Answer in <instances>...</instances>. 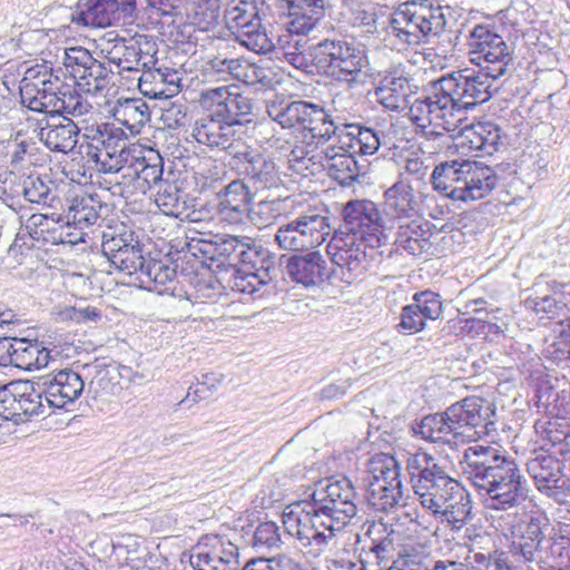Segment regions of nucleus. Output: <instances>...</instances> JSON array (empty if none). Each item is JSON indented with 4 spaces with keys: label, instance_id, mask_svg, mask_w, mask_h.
Masks as SVG:
<instances>
[{
    "label": "nucleus",
    "instance_id": "nucleus-9",
    "mask_svg": "<svg viewBox=\"0 0 570 570\" xmlns=\"http://www.w3.org/2000/svg\"><path fill=\"white\" fill-rule=\"evenodd\" d=\"M332 232L326 213L307 212L277 228L276 244L286 250H302L323 244Z\"/></svg>",
    "mask_w": 570,
    "mask_h": 570
},
{
    "label": "nucleus",
    "instance_id": "nucleus-4",
    "mask_svg": "<svg viewBox=\"0 0 570 570\" xmlns=\"http://www.w3.org/2000/svg\"><path fill=\"white\" fill-rule=\"evenodd\" d=\"M460 465L463 476L489 510L507 511L528 498V482L518 463L497 446L470 445L464 450Z\"/></svg>",
    "mask_w": 570,
    "mask_h": 570
},
{
    "label": "nucleus",
    "instance_id": "nucleus-24",
    "mask_svg": "<svg viewBox=\"0 0 570 570\" xmlns=\"http://www.w3.org/2000/svg\"><path fill=\"white\" fill-rule=\"evenodd\" d=\"M213 100L223 99L217 104V109L239 131L247 130L249 122V85L244 88L238 83H230L227 88L220 87L209 90L207 94Z\"/></svg>",
    "mask_w": 570,
    "mask_h": 570
},
{
    "label": "nucleus",
    "instance_id": "nucleus-53",
    "mask_svg": "<svg viewBox=\"0 0 570 570\" xmlns=\"http://www.w3.org/2000/svg\"><path fill=\"white\" fill-rule=\"evenodd\" d=\"M87 156L96 163L98 170L105 175L121 174V178L124 180L131 177L130 161H132V156L130 151L115 154H108V151L91 154V151H89L87 153Z\"/></svg>",
    "mask_w": 570,
    "mask_h": 570
},
{
    "label": "nucleus",
    "instance_id": "nucleus-22",
    "mask_svg": "<svg viewBox=\"0 0 570 570\" xmlns=\"http://www.w3.org/2000/svg\"><path fill=\"white\" fill-rule=\"evenodd\" d=\"M533 451H544L551 454H570V424L561 411L554 414L544 413L534 423Z\"/></svg>",
    "mask_w": 570,
    "mask_h": 570
},
{
    "label": "nucleus",
    "instance_id": "nucleus-15",
    "mask_svg": "<svg viewBox=\"0 0 570 570\" xmlns=\"http://www.w3.org/2000/svg\"><path fill=\"white\" fill-rule=\"evenodd\" d=\"M60 85L61 80L51 69L31 67L20 82L21 104L32 111L55 116Z\"/></svg>",
    "mask_w": 570,
    "mask_h": 570
},
{
    "label": "nucleus",
    "instance_id": "nucleus-35",
    "mask_svg": "<svg viewBox=\"0 0 570 570\" xmlns=\"http://www.w3.org/2000/svg\"><path fill=\"white\" fill-rule=\"evenodd\" d=\"M18 236L23 238L29 236L39 246L58 245L65 243V227L55 219L45 214H33L20 227Z\"/></svg>",
    "mask_w": 570,
    "mask_h": 570
},
{
    "label": "nucleus",
    "instance_id": "nucleus-30",
    "mask_svg": "<svg viewBox=\"0 0 570 570\" xmlns=\"http://www.w3.org/2000/svg\"><path fill=\"white\" fill-rule=\"evenodd\" d=\"M498 183L495 171L479 161H469L462 187L453 189V200H478L489 195Z\"/></svg>",
    "mask_w": 570,
    "mask_h": 570
},
{
    "label": "nucleus",
    "instance_id": "nucleus-26",
    "mask_svg": "<svg viewBox=\"0 0 570 570\" xmlns=\"http://www.w3.org/2000/svg\"><path fill=\"white\" fill-rule=\"evenodd\" d=\"M278 13L287 18L289 35H306L324 17V0H285Z\"/></svg>",
    "mask_w": 570,
    "mask_h": 570
},
{
    "label": "nucleus",
    "instance_id": "nucleus-43",
    "mask_svg": "<svg viewBox=\"0 0 570 570\" xmlns=\"http://www.w3.org/2000/svg\"><path fill=\"white\" fill-rule=\"evenodd\" d=\"M362 484L370 483H394L401 480V468L397 460L387 453H376L365 463L362 471Z\"/></svg>",
    "mask_w": 570,
    "mask_h": 570
},
{
    "label": "nucleus",
    "instance_id": "nucleus-13",
    "mask_svg": "<svg viewBox=\"0 0 570 570\" xmlns=\"http://www.w3.org/2000/svg\"><path fill=\"white\" fill-rule=\"evenodd\" d=\"M561 454L532 451L527 461V471L537 490L557 501H564L570 495V478Z\"/></svg>",
    "mask_w": 570,
    "mask_h": 570
},
{
    "label": "nucleus",
    "instance_id": "nucleus-56",
    "mask_svg": "<svg viewBox=\"0 0 570 570\" xmlns=\"http://www.w3.org/2000/svg\"><path fill=\"white\" fill-rule=\"evenodd\" d=\"M246 6L247 2L244 0L230 6L226 11L225 19L227 29L235 37V40L249 49V13Z\"/></svg>",
    "mask_w": 570,
    "mask_h": 570
},
{
    "label": "nucleus",
    "instance_id": "nucleus-33",
    "mask_svg": "<svg viewBox=\"0 0 570 570\" xmlns=\"http://www.w3.org/2000/svg\"><path fill=\"white\" fill-rule=\"evenodd\" d=\"M355 156V154L346 151L342 144L331 146L325 149L321 165L328 176L340 185L350 186L358 178L361 173Z\"/></svg>",
    "mask_w": 570,
    "mask_h": 570
},
{
    "label": "nucleus",
    "instance_id": "nucleus-49",
    "mask_svg": "<svg viewBox=\"0 0 570 570\" xmlns=\"http://www.w3.org/2000/svg\"><path fill=\"white\" fill-rule=\"evenodd\" d=\"M130 161L131 177L144 183V188H150L163 181L164 160L163 157L154 150L148 151L142 157H131Z\"/></svg>",
    "mask_w": 570,
    "mask_h": 570
},
{
    "label": "nucleus",
    "instance_id": "nucleus-63",
    "mask_svg": "<svg viewBox=\"0 0 570 570\" xmlns=\"http://www.w3.org/2000/svg\"><path fill=\"white\" fill-rule=\"evenodd\" d=\"M100 128H102V140L105 141V150L108 154L129 151L127 149V134L125 130L110 122H101Z\"/></svg>",
    "mask_w": 570,
    "mask_h": 570
},
{
    "label": "nucleus",
    "instance_id": "nucleus-31",
    "mask_svg": "<svg viewBox=\"0 0 570 570\" xmlns=\"http://www.w3.org/2000/svg\"><path fill=\"white\" fill-rule=\"evenodd\" d=\"M80 129L69 117L50 116L39 130L40 140L51 150L68 154L78 142Z\"/></svg>",
    "mask_w": 570,
    "mask_h": 570
},
{
    "label": "nucleus",
    "instance_id": "nucleus-1",
    "mask_svg": "<svg viewBox=\"0 0 570 570\" xmlns=\"http://www.w3.org/2000/svg\"><path fill=\"white\" fill-rule=\"evenodd\" d=\"M356 514L357 493L352 481L333 475L316 484L309 500L287 505L282 521L285 531L296 539V548L312 562Z\"/></svg>",
    "mask_w": 570,
    "mask_h": 570
},
{
    "label": "nucleus",
    "instance_id": "nucleus-18",
    "mask_svg": "<svg viewBox=\"0 0 570 570\" xmlns=\"http://www.w3.org/2000/svg\"><path fill=\"white\" fill-rule=\"evenodd\" d=\"M363 538L357 542L360 561L364 570H383L389 568L395 557L397 533L392 525L382 521H372L365 525Z\"/></svg>",
    "mask_w": 570,
    "mask_h": 570
},
{
    "label": "nucleus",
    "instance_id": "nucleus-28",
    "mask_svg": "<svg viewBox=\"0 0 570 570\" xmlns=\"http://www.w3.org/2000/svg\"><path fill=\"white\" fill-rule=\"evenodd\" d=\"M451 421L445 410L442 413L425 415L413 425L412 430L414 435L424 441L456 446L465 442V434L464 431H458Z\"/></svg>",
    "mask_w": 570,
    "mask_h": 570
},
{
    "label": "nucleus",
    "instance_id": "nucleus-8",
    "mask_svg": "<svg viewBox=\"0 0 570 570\" xmlns=\"http://www.w3.org/2000/svg\"><path fill=\"white\" fill-rule=\"evenodd\" d=\"M468 47L470 61L493 79L503 76L512 60L503 38L489 26L476 24L470 32Z\"/></svg>",
    "mask_w": 570,
    "mask_h": 570
},
{
    "label": "nucleus",
    "instance_id": "nucleus-34",
    "mask_svg": "<svg viewBox=\"0 0 570 570\" xmlns=\"http://www.w3.org/2000/svg\"><path fill=\"white\" fill-rule=\"evenodd\" d=\"M218 214L220 220L233 226L243 225L249 219V189L243 181L234 180L226 186Z\"/></svg>",
    "mask_w": 570,
    "mask_h": 570
},
{
    "label": "nucleus",
    "instance_id": "nucleus-58",
    "mask_svg": "<svg viewBox=\"0 0 570 570\" xmlns=\"http://www.w3.org/2000/svg\"><path fill=\"white\" fill-rule=\"evenodd\" d=\"M429 553L423 547L407 546L394 559L390 568L394 570H434L428 567Z\"/></svg>",
    "mask_w": 570,
    "mask_h": 570
},
{
    "label": "nucleus",
    "instance_id": "nucleus-48",
    "mask_svg": "<svg viewBox=\"0 0 570 570\" xmlns=\"http://www.w3.org/2000/svg\"><path fill=\"white\" fill-rule=\"evenodd\" d=\"M368 504L376 511L387 512L400 504L403 498L402 481L394 483H370L363 485Z\"/></svg>",
    "mask_w": 570,
    "mask_h": 570
},
{
    "label": "nucleus",
    "instance_id": "nucleus-10",
    "mask_svg": "<svg viewBox=\"0 0 570 570\" xmlns=\"http://www.w3.org/2000/svg\"><path fill=\"white\" fill-rule=\"evenodd\" d=\"M316 59L338 81L355 82L367 65L365 51L346 40H325L318 45Z\"/></svg>",
    "mask_w": 570,
    "mask_h": 570
},
{
    "label": "nucleus",
    "instance_id": "nucleus-54",
    "mask_svg": "<svg viewBox=\"0 0 570 570\" xmlns=\"http://www.w3.org/2000/svg\"><path fill=\"white\" fill-rule=\"evenodd\" d=\"M532 389L533 395L530 403L537 409L538 412L554 414L557 411H561L557 404L558 393L553 386L547 380V375L538 373L535 376L532 375Z\"/></svg>",
    "mask_w": 570,
    "mask_h": 570
},
{
    "label": "nucleus",
    "instance_id": "nucleus-20",
    "mask_svg": "<svg viewBox=\"0 0 570 570\" xmlns=\"http://www.w3.org/2000/svg\"><path fill=\"white\" fill-rule=\"evenodd\" d=\"M456 132V147L463 153H474L475 156L492 155L501 141V129L492 121H478L470 125H459L454 131H445L446 139L436 140L438 147L446 145L450 136Z\"/></svg>",
    "mask_w": 570,
    "mask_h": 570
},
{
    "label": "nucleus",
    "instance_id": "nucleus-44",
    "mask_svg": "<svg viewBox=\"0 0 570 570\" xmlns=\"http://www.w3.org/2000/svg\"><path fill=\"white\" fill-rule=\"evenodd\" d=\"M100 53L109 63L118 68L132 71V59L136 55L134 36L130 38L119 37L114 32H108L99 45Z\"/></svg>",
    "mask_w": 570,
    "mask_h": 570
},
{
    "label": "nucleus",
    "instance_id": "nucleus-60",
    "mask_svg": "<svg viewBox=\"0 0 570 570\" xmlns=\"http://www.w3.org/2000/svg\"><path fill=\"white\" fill-rule=\"evenodd\" d=\"M275 183V164L261 155L252 157V184L258 189L267 188Z\"/></svg>",
    "mask_w": 570,
    "mask_h": 570
},
{
    "label": "nucleus",
    "instance_id": "nucleus-3",
    "mask_svg": "<svg viewBox=\"0 0 570 570\" xmlns=\"http://www.w3.org/2000/svg\"><path fill=\"white\" fill-rule=\"evenodd\" d=\"M405 469L421 508L445 530L461 531L472 519L470 493L446 466L424 451L407 453Z\"/></svg>",
    "mask_w": 570,
    "mask_h": 570
},
{
    "label": "nucleus",
    "instance_id": "nucleus-21",
    "mask_svg": "<svg viewBox=\"0 0 570 570\" xmlns=\"http://www.w3.org/2000/svg\"><path fill=\"white\" fill-rule=\"evenodd\" d=\"M382 213L391 229L393 226L420 216V202L410 181L399 177L383 194Z\"/></svg>",
    "mask_w": 570,
    "mask_h": 570
},
{
    "label": "nucleus",
    "instance_id": "nucleus-25",
    "mask_svg": "<svg viewBox=\"0 0 570 570\" xmlns=\"http://www.w3.org/2000/svg\"><path fill=\"white\" fill-rule=\"evenodd\" d=\"M410 78L400 67L391 68L381 76L374 89L376 100L387 110L399 111L404 109L411 96Z\"/></svg>",
    "mask_w": 570,
    "mask_h": 570
},
{
    "label": "nucleus",
    "instance_id": "nucleus-40",
    "mask_svg": "<svg viewBox=\"0 0 570 570\" xmlns=\"http://www.w3.org/2000/svg\"><path fill=\"white\" fill-rule=\"evenodd\" d=\"M73 23L85 27L105 28L119 23L108 0H79L71 13Z\"/></svg>",
    "mask_w": 570,
    "mask_h": 570
},
{
    "label": "nucleus",
    "instance_id": "nucleus-36",
    "mask_svg": "<svg viewBox=\"0 0 570 570\" xmlns=\"http://www.w3.org/2000/svg\"><path fill=\"white\" fill-rule=\"evenodd\" d=\"M176 269L163 261H146L135 283L158 294H174L176 289Z\"/></svg>",
    "mask_w": 570,
    "mask_h": 570
},
{
    "label": "nucleus",
    "instance_id": "nucleus-23",
    "mask_svg": "<svg viewBox=\"0 0 570 570\" xmlns=\"http://www.w3.org/2000/svg\"><path fill=\"white\" fill-rule=\"evenodd\" d=\"M48 407L68 409L82 394L85 382L81 374L70 368L41 377Z\"/></svg>",
    "mask_w": 570,
    "mask_h": 570
},
{
    "label": "nucleus",
    "instance_id": "nucleus-61",
    "mask_svg": "<svg viewBox=\"0 0 570 570\" xmlns=\"http://www.w3.org/2000/svg\"><path fill=\"white\" fill-rule=\"evenodd\" d=\"M22 194L30 203L50 204L53 199L51 187L40 177L28 176L23 180Z\"/></svg>",
    "mask_w": 570,
    "mask_h": 570
},
{
    "label": "nucleus",
    "instance_id": "nucleus-52",
    "mask_svg": "<svg viewBox=\"0 0 570 570\" xmlns=\"http://www.w3.org/2000/svg\"><path fill=\"white\" fill-rule=\"evenodd\" d=\"M114 116L131 135L138 134L149 119V108L140 99H126L115 109Z\"/></svg>",
    "mask_w": 570,
    "mask_h": 570
},
{
    "label": "nucleus",
    "instance_id": "nucleus-2",
    "mask_svg": "<svg viewBox=\"0 0 570 570\" xmlns=\"http://www.w3.org/2000/svg\"><path fill=\"white\" fill-rule=\"evenodd\" d=\"M494 80L480 69L444 75L430 82L424 97L412 102L410 119L428 140H444L445 131H454L465 120L466 110L492 97Z\"/></svg>",
    "mask_w": 570,
    "mask_h": 570
},
{
    "label": "nucleus",
    "instance_id": "nucleus-17",
    "mask_svg": "<svg viewBox=\"0 0 570 570\" xmlns=\"http://www.w3.org/2000/svg\"><path fill=\"white\" fill-rule=\"evenodd\" d=\"M548 519L543 513H533L511 531V542L508 547V564L518 566V570H530L529 563L539 559V547L543 540V525ZM532 570V569H531Z\"/></svg>",
    "mask_w": 570,
    "mask_h": 570
},
{
    "label": "nucleus",
    "instance_id": "nucleus-64",
    "mask_svg": "<svg viewBox=\"0 0 570 570\" xmlns=\"http://www.w3.org/2000/svg\"><path fill=\"white\" fill-rule=\"evenodd\" d=\"M217 383L218 380L213 374H204L202 381L189 386L186 397L179 404L190 407L193 404L208 399Z\"/></svg>",
    "mask_w": 570,
    "mask_h": 570
},
{
    "label": "nucleus",
    "instance_id": "nucleus-62",
    "mask_svg": "<svg viewBox=\"0 0 570 570\" xmlns=\"http://www.w3.org/2000/svg\"><path fill=\"white\" fill-rule=\"evenodd\" d=\"M426 322L428 320L416 311V307L407 304L401 309L400 323L396 325V330L400 334L413 335L422 332Z\"/></svg>",
    "mask_w": 570,
    "mask_h": 570
},
{
    "label": "nucleus",
    "instance_id": "nucleus-11",
    "mask_svg": "<svg viewBox=\"0 0 570 570\" xmlns=\"http://www.w3.org/2000/svg\"><path fill=\"white\" fill-rule=\"evenodd\" d=\"M344 226L371 248L386 244L391 230L383 213L370 199H352L343 207Z\"/></svg>",
    "mask_w": 570,
    "mask_h": 570
},
{
    "label": "nucleus",
    "instance_id": "nucleus-47",
    "mask_svg": "<svg viewBox=\"0 0 570 570\" xmlns=\"http://www.w3.org/2000/svg\"><path fill=\"white\" fill-rule=\"evenodd\" d=\"M45 386L41 385V379L37 382L18 381V410L19 414L24 416H39L45 414L48 404L45 400Z\"/></svg>",
    "mask_w": 570,
    "mask_h": 570
},
{
    "label": "nucleus",
    "instance_id": "nucleus-59",
    "mask_svg": "<svg viewBox=\"0 0 570 570\" xmlns=\"http://www.w3.org/2000/svg\"><path fill=\"white\" fill-rule=\"evenodd\" d=\"M410 305L416 307V311L428 321H435L442 314L440 295L430 289L414 293Z\"/></svg>",
    "mask_w": 570,
    "mask_h": 570
},
{
    "label": "nucleus",
    "instance_id": "nucleus-6",
    "mask_svg": "<svg viewBox=\"0 0 570 570\" xmlns=\"http://www.w3.org/2000/svg\"><path fill=\"white\" fill-rule=\"evenodd\" d=\"M446 24L443 8L432 0L402 3L390 18L387 35L400 45L416 46L429 37L440 35Z\"/></svg>",
    "mask_w": 570,
    "mask_h": 570
},
{
    "label": "nucleus",
    "instance_id": "nucleus-38",
    "mask_svg": "<svg viewBox=\"0 0 570 570\" xmlns=\"http://www.w3.org/2000/svg\"><path fill=\"white\" fill-rule=\"evenodd\" d=\"M538 564L541 570H570V530H553L547 544L540 549Z\"/></svg>",
    "mask_w": 570,
    "mask_h": 570
},
{
    "label": "nucleus",
    "instance_id": "nucleus-51",
    "mask_svg": "<svg viewBox=\"0 0 570 570\" xmlns=\"http://www.w3.org/2000/svg\"><path fill=\"white\" fill-rule=\"evenodd\" d=\"M7 348V356H2V364H10L22 370H32L33 358L39 345L38 341L27 338L4 340L1 342Z\"/></svg>",
    "mask_w": 570,
    "mask_h": 570
},
{
    "label": "nucleus",
    "instance_id": "nucleus-16",
    "mask_svg": "<svg viewBox=\"0 0 570 570\" xmlns=\"http://www.w3.org/2000/svg\"><path fill=\"white\" fill-rule=\"evenodd\" d=\"M193 137L210 148L232 149L245 157L249 155L246 129L239 132L217 108L195 122Z\"/></svg>",
    "mask_w": 570,
    "mask_h": 570
},
{
    "label": "nucleus",
    "instance_id": "nucleus-57",
    "mask_svg": "<svg viewBox=\"0 0 570 570\" xmlns=\"http://www.w3.org/2000/svg\"><path fill=\"white\" fill-rule=\"evenodd\" d=\"M252 279H256L258 285H267L276 271L275 256L262 246L256 247L252 244Z\"/></svg>",
    "mask_w": 570,
    "mask_h": 570
},
{
    "label": "nucleus",
    "instance_id": "nucleus-42",
    "mask_svg": "<svg viewBox=\"0 0 570 570\" xmlns=\"http://www.w3.org/2000/svg\"><path fill=\"white\" fill-rule=\"evenodd\" d=\"M179 75L175 69L156 65V68L141 75L139 78V88L145 95L157 97H168L178 91Z\"/></svg>",
    "mask_w": 570,
    "mask_h": 570
},
{
    "label": "nucleus",
    "instance_id": "nucleus-7",
    "mask_svg": "<svg viewBox=\"0 0 570 570\" xmlns=\"http://www.w3.org/2000/svg\"><path fill=\"white\" fill-rule=\"evenodd\" d=\"M264 100L268 117L284 129H292L317 142L327 141L333 131L325 107L307 100L285 102L276 92Z\"/></svg>",
    "mask_w": 570,
    "mask_h": 570
},
{
    "label": "nucleus",
    "instance_id": "nucleus-19",
    "mask_svg": "<svg viewBox=\"0 0 570 570\" xmlns=\"http://www.w3.org/2000/svg\"><path fill=\"white\" fill-rule=\"evenodd\" d=\"M101 252L119 272L137 278L146 262L141 244L131 230L108 229L101 236Z\"/></svg>",
    "mask_w": 570,
    "mask_h": 570
},
{
    "label": "nucleus",
    "instance_id": "nucleus-45",
    "mask_svg": "<svg viewBox=\"0 0 570 570\" xmlns=\"http://www.w3.org/2000/svg\"><path fill=\"white\" fill-rule=\"evenodd\" d=\"M469 161L454 159L438 165L430 175L433 188L453 199V189L462 187Z\"/></svg>",
    "mask_w": 570,
    "mask_h": 570
},
{
    "label": "nucleus",
    "instance_id": "nucleus-50",
    "mask_svg": "<svg viewBox=\"0 0 570 570\" xmlns=\"http://www.w3.org/2000/svg\"><path fill=\"white\" fill-rule=\"evenodd\" d=\"M78 89L76 83L69 85L61 81L55 116L61 118L65 117L63 115L81 117L91 111L92 105Z\"/></svg>",
    "mask_w": 570,
    "mask_h": 570
},
{
    "label": "nucleus",
    "instance_id": "nucleus-27",
    "mask_svg": "<svg viewBox=\"0 0 570 570\" xmlns=\"http://www.w3.org/2000/svg\"><path fill=\"white\" fill-rule=\"evenodd\" d=\"M365 243L351 232L335 233L327 245L333 263L348 272L360 273L366 257Z\"/></svg>",
    "mask_w": 570,
    "mask_h": 570
},
{
    "label": "nucleus",
    "instance_id": "nucleus-55",
    "mask_svg": "<svg viewBox=\"0 0 570 570\" xmlns=\"http://www.w3.org/2000/svg\"><path fill=\"white\" fill-rule=\"evenodd\" d=\"M134 43L136 55L132 59V71H141V75H145L158 65V46L151 36L140 33L134 36Z\"/></svg>",
    "mask_w": 570,
    "mask_h": 570
},
{
    "label": "nucleus",
    "instance_id": "nucleus-37",
    "mask_svg": "<svg viewBox=\"0 0 570 570\" xmlns=\"http://www.w3.org/2000/svg\"><path fill=\"white\" fill-rule=\"evenodd\" d=\"M394 247L400 254L417 256L430 247V230L419 218L393 226Z\"/></svg>",
    "mask_w": 570,
    "mask_h": 570
},
{
    "label": "nucleus",
    "instance_id": "nucleus-46",
    "mask_svg": "<svg viewBox=\"0 0 570 570\" xmlns=\"http://www.w3.org/2000/svg\"><path fill=\"white\" fill-rule=\"evenodd\" d=\"M107 209L97 196H77L70 200L67 210V224H73L80 228L89 227L101 218V210Z\"/></svg>",
    "mask_w": 570,
    "mask_h": 570
},
{
    "label": "nucleus",
    "instance_id": "nucleus-5",
    "mask_svg": "<svg viewBox=\"0 0 570 570\" xmlns=\"http://www.w3.org/2000/svg\"><path fill=\"white\" fill-rule=\"evenodd\" d=\"M186 250L208 269L216 271L226 264L230 271V289L238 294H246L249 287V245L238 237L223 238L219 235L196 233L188 236Z\"/></svg>",
    "mask_w": 570,
    "mask_h": 570
},
{
    "label": "nucleus",
    "instance_id": "nucleus-32",
    "mask_svg": "<svg viewBox=\"0 0 570 570\" xmlns=\"http://www.w3.org/2000/svg\"><path fill=\"white\" fill-rule=\"evenodd\" d=\"M549 288L551 291L550 295L528 298L525 305L533 309L540 318L546 317L562 324L561 317H567L569 312L570 282L559 283L553 281L549 284Z\"/></svg>",
    "mask_w": 570,
    "mask_h": 570
},
{
    "label": "nucleus",
    "instance_id": "nucleus-12",
    "mask_svg": "<svg viewBox=\"0 0 570 570\" xmlns=\"http://www.w3.org/2000/svg\"><path fill=\"white\" fill-rule=\"evenodd\" d=\"M63 66L75 79L79 90L90 95H98L106 90L114 75L108 63L96 59L83 47L66 48Z\"/></svg>",
    "mask_w": 570,
    "mask_h": 570
},
{
    "label": "nucleus",
    "instance_id": "nucleus-14",
    "mask_svg": "<svg viewBox=\"0 0 570 570\" xmlns=\"http://www.w3.org/2000/svg\"><path fill=\"white\" fill-rule=\"evenodd\" d=\"M446 415L458 431H464L465 441L480 439L495 430L494 405L480 396L464 397L446 409Z\"/></svg>",
    "mask_w": 570,
    "mask_h": 570
},
{
    "label": "nucleus",
    "instance_id": "nucleus-29",
    "mask_svg": "<svg viewBox=\"0 0 570 570\" xmlns=\"http://www.w3.org/2000/svg\"><path fill=\"white\" fill-rule=\"evenodd\" d=\"M285 268L289 278L304 287L317 286L327 278V263L320 252L293 255Z\"/></svg>",
    "mask_w": 570,
    "mask_h": 570
},
{
    "label": "nucleus",
    "instance_id": "nucleus-39",
    "mask_svg": "<svg viewBox=\"0 0 570 570\" xmlns=\"http://www.w3.org/2000/svg\"><path fill=\"white\" fill-rule=\"evenodd\" d=\"M82 370L87 376H91L89 390H94L96 394L115 395L120 390L119 377L121 376L120 367L106 358H96L92 363L82 365Z\"/></svg>",
    "mask_w": 570,
    "mask_h": 570
},
{
    "label": "nucleus",
    "instance_id": "nucleus-41",
    "mask_svg": "<svg viewBox=\"0 0 570 570\" xmlns=\"http://www.w3.org/2000/svg\"><path fill=\"white\" fill-rule=\"evenodd\" d=\"M338 142L346 151L360 156L374 155L381 146V132L360 124L351 125L344 132L338 134Z\"/></svg>",
    "mask_w": 570,
    "mask_h": 570
}]
</instances>
